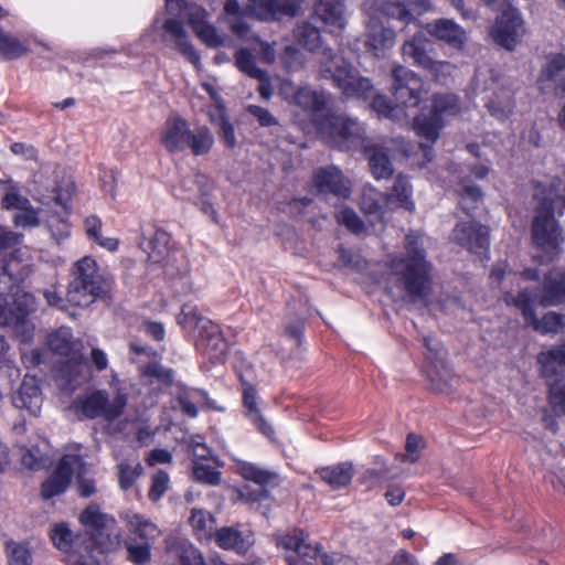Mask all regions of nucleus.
Returning a JSON list of instances; mask_svg holds the SVG:
<instances>
[{
    "instance_id": "f257e3e1",
    "label": "nucleus",
    "mask_w": 565,
    "mask_h": 565,
    "mask_svg": "<svg viewBox=\"0 0 565 565\" xmlns=\"http://www.w3.org/2000/svg\"><path fill=\"white\" fill-rule=\"evenodd\" d=\"M120 519L126 525L128 536L122 539L121 533H113L116 519L103 513L97 504H89L81 514L79 522L88 534V545L92 552L109 553L122 545L126 548L127 561L134 565H146L151 559V548L161 535L160 529L142 514L122 512Z\"/></svg>"
},
{
    "instance_id": "f03ea898",
    "label": "nucleus",
    "mask_w": 565,
    "mask_h": 565,
    "mask_svg": "<svg viewBox=\"0 0 565 565\" xmlns=\"http://www.w3.org/2000/svg\"><path fill=\"white\" fill-rule=\"evenodd\" d=\"M504 301L508 306L518 308L525 322L533 327L540 333H556L565 327V316L556 312H547L539 320L534 313V305L540 303L543 307L558 306L565 302V269L553 268L545 277L542 291L533 292L530 287H521L518 296L511 291L504 295Z\"/></svg>"
},
{
    "instance_id": "7ed1b4c3",
    "label": "nucleus",
    "mask_w": 565,
    "mask_h": 565,
    "mask_svg": "<svg viewBox=\"0 0 565 565\" xmlns=\"http://www.w3.org/2000/svg\"><path fill=\"white\" fill-rule=\"evenodd\" d=\"M317 129L327 142L334 147L362 151L367 157L374 178L386 179L392 175L393 168L386 151L365 138L363 126L355 119L331 115L318 122Z\"/></svg>"
},
{
    "instance_id": "20e7f679",
    "label": "nucleus",
    "mask_w": 565,
    "mask_h": 565,
    "mask_svg": "<svg viewBox=\"0 0 565 565\" xmlns=\"http://www.w3.org/2000/svg\"><path fill=\"white\" fill-rule=\"evenodd\" d=\"M405 255L390 256L387 267L407 296L416 301L430 287L431 264L427 260L423 235L409 232L405 237Z\"/></svg>"
},
{
    "instance_id": "39448f33",
    "label": "nucleus",
    "mask_w": 565,
    "mask_h": 565,
    "mask_svg": "<svg viewBox=\"0 0 565 565\" xmlns=\"http://www.w3.org/2000/svg\"><path fill=\"white\" fill-rule=\"evenodd\" d=\"M534 199L537 201V207L532 224L533 241L552 258L564 242L563 232L555 215L563 214L565 196L555 188L554 182H550V184L536 183Z\"/></svg>"
},
{
    "instance_id": "423d86ee",
    "label": "nucleus",
    "mask_w": 565,
    "mask_h": 565,
    "mask_svg": "<svg viewBox=\"0 0 565 565\" xmlns=\"http://www.w3.org/2000/svg\"><path fill=\"white\" fill-rule=\"evenodd\" d=\"M392 77L393 95L397 105L393 106L385 96L376 95L371 106L379 116L399 121L408 116L406 109L416 108L426 99L428 89L420 77L402 65L392 70Z\"/></svg>"
},
{
    "instance_id": "0eeeda50",
    "label": "nucleus",
    "mask_w": 565,
    "mask_h": 565,
    "mask_svg": "<svg viewBox=\"0 0 565 565\" xmlns=\"http://www.w3.org/2000/svg\"><path fill=\"white\" fill-rule=\"evenodd\" d=\"M159 142L170 153H180L189 149L193 156H204L211 151L214 137L206 126L190 128L185 118L170 115L159 131Z\"/></svg>"
},
{
    "instance_id": "6e6552de",
    "label": "nucleus",
    "mask_w": 565,
    "mask_h": 565,
    "mask_svg": "<svg viewBox=\"0 0 565 565\" xmlns=\"http://www.w3.org/2000/svg\"><path fill=\"white\" fill-rule=\"evenodd\" d=\"M323 55L327 61H321V78L332 79L345 98L366 100L372 96L373 85L367 77L360 75L350 63L333 54L332 50H324Z\"/></svg>"
},
{
    "instance_id": "1a4fd4ad",
    "label": "nucleus",
    "mask_w": 565,
    "mask_h": 565,
    "mask_svg": "<svg viewBox=\"0 0 565 565\" xmlns=\"http://www.w3.org/2000/svg\"><path fill=\"white\" fill-rule=\"evenodd\" d=\"M47 344L54 353L67 358L60 369V379L64 380L70 388L73 390L88 380V365L81 351L74 349L72 331L68 328H60L52 332Z\"/></svg>"
},
{
    "instance_id": "9d476101",
    "label": "nucleus",
    "mask_w": 565,
    "mask_h": 565,
    "mask_svg": "<svg viewBox=\"0 0 565 565\" xmlns=\"http://www.w3.org/2000/svg\"><path fill=\"white\" fill-rule=\"evenodd\" d=\"M460 111L459 99L454 94H435L429 114H419L414 117L413 129L419 138L435 143L446 120Z\"/></svg>"
},
{
    "instance_id": "9b49d317",
    "label": "nucleus",
    "mask_w": 565,
    "mask_h": 565,
    "mask_svg": "<svg viewBox=\"0 0 565 565\" xmlns=\"http://www.w3.org/2000/svg\"><path fill=\"white\" fill-rule=\"evenodd\" d=\"M274 537L276 545L287 553V565H329V555L319 544L310 543L302 530L292 529Z\"/></svg>"
},
{
    "instance_id": "f8f14e48",
    "label": "nucleus",
    "mask_w": 565,
    "mask_h": 565,
    "mask_svg": "<svg viewBox=\"0 0 565 565\" xmlns=\"http://www.w3.org/2000/svg\"><path fill=\"white\" fill-rule=\"evenodd\" d=\"M537 363L550 387V404L553 409L565 415V382L557 379L565 372V344L541 352Z\"/></svg>"
},
{
    "instance_id": "ddd939ff",
    "label": "nucleus",
    "mask_w": 565,
    "mask_h": 565,
    "mask_svg": "<svg viewBox=\"0 0 565 565\" xmlns=\"http://www.w3.org/2000/svg\"><path fill=\"white\" fill-rule=\"evenodd\" d=\"M127 405V396L117 394L111 401L105 391H96L90 394L77 397L72 409L79 418L103 417L110 422L119 417Z\"/></svg>"
},
{
    "instance_id": "4468645a",
    "label": "nucleus",
    "mask_w": 565,
    "mask_h": 565,
    "mask_svg": "<svg viewBox=\"0 0 565 565\" xmlns=\"http://www.w3.org/2000/svg\"><path fill=\"white\" fill-rule=\"evenodd\" d=\"M280 95L290 104L303 111L312 121H317L324 109L328 96L309 86L294 88L291 82H285L280 87Z\"/></svg>"
},
{
    "instance_id": "2eb2a0df",
    "label": "nucleus",
    "mask_w": 565,
    "mask_h": 565,
    "mask_svg": "<svg viewBox=\"0 0 565 565\" xmlns=\"http://www.w3.org/2000/svg\"><path fill=\"white\" fill-rule=\"evenodd\" d=\"M523 33V21L519 11L511 6H505L491 29L492 39L500 46L512 51Z\"/></svg>"
},
{
    "instance_id": "dca6fc26",
    "label": "nucleus",
    "mask_w": 565,
    "mask_h": 565,
    "mask_svg": "<svg viewBox=\"0 0 565 565\" xmlns=\"http://www.w3.org/2000/svg\"><path fill=\"white\" fill-rule=\"evenodd\" d=\"M452 238L470 253L479 257H488L490 239L486 226L475 221L461 222L454 228Z\"/></svg>"
},
{
    "instance_id": "f3484780",
    "label": "nucleus",
    "mask_w": 565,
    "mask_h": 565,
    "mask_svg": "<svg viewBox=\"0 0 565 565\" xmlns=\"http://www.w3.org/2000/svg\"><path fill=\"white\" fill-rule=\"evenodd\" d=\"M204 326L195 335V347L199 352L212 363L221 362L228 349L223 332L213 321H203Z\"/></svg>"
},
{
    "instance_id": "a211bd4d",
    "label": "nucleus",
    "mask_w": 565,
    "mask_h": 565,
    "mask_svg": "<svg viewBox=\"0 0 565 565\" xmlns=\"http://www.w3.org/2000/svg\"><path fill=\"white\" fill-rule=\"evenodd\" d=\"M428 45L429 41L424 33H416L411 40L403 44V56L405 58H412L414 64L427 68L435 74L439 72L449 73L454 66L449 62L434 61L427 53Z\"/></svg>"
},
{
    "instance_id": "6ab92c4d",
    "label": "nucleus",
    "mask_w": 565,
    "mask_h": 565,
    "mask_svg": "<svg viewBox=\"0 0 565 565\" xmlns=\"http://www.w3.org/2000/svg\"><path fill=\"white\" fill-rule=\"evenodd\" d=\"M312 183L318 192L331 193L343 200L349 199L352 193L351 180L334 166L318 169L313 174Z\"/></svg>"
},
{
    "instance_id": "aec40b11",
    "label": "nucleus",
    "mask_w": 565,
    "mask_h": 565,
    "mask_svg": "<svg viewBox=\"0 0 565 565\" xmlns=\"http://www.w3.org/2000/svg\"><path fill=\"white\" fill-rule=\"evenodd\" d=\"M82 467L79 455L66 454L60 460L56 469L42 484V495L45 499L53 498L64 492L71 482L73 468Z\"/></svg>"
},
{
    "instance_id": "412c9836",
    "label": "nucleus",
    "mask_w": 565,
    "mask_h": 565,
    "mask_svg": "<svg viewBox=\"0 0 565 565\" xmlns=\"http://www.w3.org/2000/svg\"><path fill=\"white\" fill-rule=\"evenodd\" d=\"M375 7L384 15L406 23L413 21L415 14L420 15L433 10V6L428 0H409L407 3L398 0H376Z\"/></svg>"
},
{
    "instance_id": "4be33fe9",
    "label": "nucleus",
    "mask_w": 565,
    "mask_h": 565,
    "mask_svg": "<svg viewBox=\"0 0 565 565\" xmlns=\"http://www.w3.org/2000/svg\"><path fill=\"white\" fill-rule=\"evenodd\" d=\"M166 551L169 565H205L202 553L186 539L168 536Z\"/></svg>"
},
{
    "instance_id": "5701e85b",
    "label": "nucleus",
    "mask_w": 565,
    "mask_h": 565,
    "mask_svg": "<svg viewBox=\"0 0 565 565\" xmlns=\"http://www.w3.org/2000/svg\"><path fill=\"white\" fill-rule=\"evenodd\" d=\"M214 540L218 547L233 551L238 555H245L254 545V533L239 526H223L214 533Z\"/></svg>"
},
{
    "instance_id": "b1692460",
    "label": "nucleus",
    "mask_w": 565,
    "mask_h": 565,
    "mask_svg": "<svg viewBox=\"0 0 565 565\" xmlns=\"http://www.w3.org/2000/svg\"><path fill=\"white\" fill-rule=\"evenodd\" d=\"M12 403L17 408L25 409L36 416L43 403L39 380L33 375H25L18 392L12 397Z\"/></svg>"
},
{
    "instance_id": "393cba45",
    "label": "nucleus",
    "mask_w": 565,
    "mask_h": 565,
    "mask_svg": "<svg viewBox=\"0 0 565 565\" xmlns=\"http://www.w3.org/2000/svg\"><path fill=\"white\" fill-rule=\"evenodd\" d=\"M164 40H172L175 50H178L194 67L201 68L200 55L190 43L183 24L175 19H168L163 23Z\"/></svg>"
},
{
    "instance_id": "a878e982",
    "label": "nucleus",
    "mask_w": 565,
    "mask_h": 565,
    "mask_svg": "<svg viewBox=\"0 0 565 565\" xmlns=\"http://www.w3.org/2000/svg\"><path fill=\"white\" fill-rule=\"evenodd\" d=\"M15 234L20 236L19 242L2 248L0 264L8 266L10 269L9 271H12V280L22 281L31 273V267L29 264V260L31 259V252L28 246H19L13 249V252L10 254V258L8 259L7 249L20 245L23 237L22 234Z\"/></svg>"
},
{
    "instance_id": "bb28decb",
    "label": "nucleus",
    "mask_w": 565,
    "mask_h": 565,
    "mask_svg": "<svg viewBox=\"0 0 565 565\" xmlns=\"http://www.w3.org/2000/svg\"><path fill=\"white\" fill-rule=\"evenodd\" d=\"M427 32L454 49L462 50L467 42V32L450 19H438L426 26Z\"/></svg>"
},
{
    "instance_id": "cd10ccee",
    "label": "nucleus",
    "mask_w": 565,
    "mask_h": 565,
    "mask_svg": "<svg viewBox=\"0 0 565 565\" xmlns=\"http://www.w3.org/2000/svg\"><path fill=\"white\" fill-rule=\"evenodd\" d=\"M395 39L394 30L386 28L380 19L372 17L369 20L366 24V44L376 56H381L385 51L392 49Z\"/></svg>"
},
{
    "instance_id": "c85d7f7f",
    "label": "nucleus",
    "mask_w": 565,
    "mask_h": 565,
    "mask_svg": "<svg viewBox=\"0 0 565 565\" xmlns=\"http://www.w3.org/2000/svg\"><path fill=\"white\" fill-rule=\"evenodd\" d=\"M99 292L106 291V279L100 273L96 259L90 256H84L78 259L73 269V279Z\"/></svg>"
},
{
    "instance_id": "c756f323",
    "label": "nucleus",
    "mask_w": 565,
    "mask_h": 565,
    "mask_svg": "<svg viewBox=\"0 0 565 565\" xmlns=\"http://www.w3.org/2000/svg\"><path fill=\"white\" fill-rule=\"evenodd\" d=\"M243 404L245 408V416L258 429L260 434L267 438L274 436L273 426L263 416L257 405V392L255 387L248 383L243 382Z\"/></svg>"
},
{
    "instance_id": "7c9ffc66",
    "label": "nucleus",
    "mask_w": 565,
    "mask_h": 565,
    "mask_svg": "<svg viewBox=\"0 0 565 565\" xmlns=\"http://www.w3.org/2000/svg\"><path fill=\"white\" fill-rule=\"evenodd\" d=\"M385 206L390 212L396 209H404L413 212L415 202L413 200V186L404 175H397L391 191L385 194Z\"/></svg>"
},
{
    "instance_id": "2f4dec72",
    "label": "nucleus",
    "mask_w": 565,
    "mask_h": 565,
    "mask_svg": "<svg viewBox=\"0 0 565 565\" xmlns=\"http://www.w3.org/2000/svg\"><path fill=\"white\" fill-rule=\"evenodd\" d=\"M315 14L331 32L342 31L345 26L344 6L342 0H319L315 6Z\"/></svg>"
},
{
    "instance_id": "473e14b6",
    "label": "nucleus",
    "mask_w": 565,
    "mask_h": 565,
    "mask_svg": "<svg viewBox=\"0 0 565 565\" xmlns=\"http://www.w3.org/2000/svg\"><path fill=\"white\" fill-rule=\"evenodd\" d=\"M360 209L365 215L374 216L380 222L384 220L385 213L390 212L385 206V194L371 184H365L362 189Z\"/></svg>"
},
{
    "instance_id": "72a5a7b5",
    "label": "nucleus",
    "mask_w": 565,
    "mask_h": 565,
    "mask_svg": "<svg viewBox=\"0 0 565 565\" xmlns=\"http://www.w3.org/2000/svg\"><path fill=\"white\" fill-rule=\"evenodd\" d=\"M294 36L305 49L319 55V70H321V61H327L323 51L331 49L322 44L319 30L305 22L295 29Z\"/></svg>"
},
{
    "instance_id": "f704fd0d",
    "label": "nucleus",
    "mask_w": 565,
    "mask_h": 565,
    "mask_svg": "<svg viewBox=\"0 0 565 565\" xmlns=\"http://www.w3.org/2000/svg\"><path fill=\"white\" fill-rule=\"evenodd\" d=\"M254 4V10L260 7L264 12H257L256 15L262 20L275 18L276 14H286L294 17L297 14L301 0H250Z\"/></svg>"
},
{
    "instance_id": "c9c22d12",
    "label": "nucleus",
    "mask_w": 565,
    "mask_h": 565,
    "mask_svg": "<svg viewBox=\"0 0 565 565\" xmlns=\"http://www.w3.org/2000/svg\"><path fill=\"white\" fill-rule=\"evenodd\" d=\"M319 477L332 489L347 487L353 477V466L349 462H342L337 466L324 467L318 470Z\"/></svg>"
},
{
    "instance_id": "e433bc0d",
    "label": "nucleus",
    "mask_w": 565,
    "mask_h": 565,
    "mask_svg": "<svg viewBox=\"0 0 565 565\" xmlns=\"http://www.w3.org/2000/svg\"><path fill=\"white\" fill-rule=\"evenodd\" d=\"M565 76V56L557 54L548 58L541 71L539 85L541 90L545 92L552 88V84Z\"/></svg>"
},
{
    "instance_id": "4c0bfd02",
    "label": "nucleus",
    "mask_w": 565,
    "mask_h": 565,
    "mask_svg": "<svg viewBox=\"0 0 565 565\" xmlns=\"http://www.w3.org/2000/svg\"><path fill=\"white\" fill-rule=\"evenodd\" d=\"M170 250L171 235L162 228H157L146 249L149 259L153 263H161L169 256Z\"/></svg>"
},
{
    "instance_id": "58836bf2",
    "label": "nucleus",
    "mask_w": 565,
    "mask_h": 565,
    "mask_svg": "<svg viewBox=\"0 0 565 565\" xmlns=\"http://www.w3.org/2000/svg\"><path fill=\"white\" fill-rule=\"evenodd\" d=\"M486 106L493 117L500 120L509 118L514 109L512 92L502 88L500 93L495 94L494 97L487 102Z\"/></svg>"
},
{
    "instance_id": "ea45409f",
    "label": "nucleus",
    "mask_w": 565,
    "mask_h": 565,
    "mask_svg": "<svg viewBox=\"0 0 565 565\" xmlns=\"http://www.w3.org/2000/svg\"><path fill=\"white\" fill-rule=\"evenodd\" d=\"M85 232L89 239L98 244L102 248L109 252H115L118 248L119 242L115 237H104L102 235L103 223L99 217L90 215L84 222Z\"/></svg>"
},
{
    "instance_id": "a19ab883",
    "label": "nucleus",
    "mask_w": 565,
    "mask_h": 565,
    "mask_svg": "<svg viewBox=\"0 0 565 565\" xmlns=\"http://www.w3.org/2000/svg\"><path fill=\"white\" fill-rule=\"evenodd\" d=\"M105 292H99L86 285L71 280L67 288L66 300L73 306L86 307Z\"/></svg>"
},
{
    "instance_id": "79ce46f5",
    "label": "nucleus",
    "mask_w": 565,
    "mask_h": 565,
    "mask_svg": "<svg viewBox=\"0 0 565 565\" xmlns=\"http://www.w3.org/2000/svg\"><path fill=\"white\" fill-rule=\"evenodd\" d=\"M0 189L3 190L1 205L4 210H19L29 205L30 200L21 195L19 186L12 180H1Z\"/></svg>"
},
{
    "instance_id": "37998d69",
    "label": "nucleus",
    "mask_w": 565,
    "mask_h": 565,
    "mask_svg": "<svg viewBox=\"0 0 565 565\" xmlns=\"http://www.w3.org/2000/svg\"><path fill=\"white\" fill-rule=\"evenodd\" d=\"M508 277L510 281H516L519 286H521V280H533L536 281L539 278V273L535 269H525L520 276L515 273L507 271L505 263H498L493 266L490 279L492 284H495L498 287H501L502 280Z\"/></svg>"
},
{
    "instance_id": "c03bdc74",
    "label": "nucleus",
    "mask_w": 565,
    "mask_h": 565,
    "mask_svg": "<svg viewBox=\"0 0 565 565\" xmlns=\"http://www.w3.org/2000/svg\"><path fill=\"white\" fill-rule=\"evenodd\" d=\"M119 487L122 490L130 489L142 475L143 468L139 460H122L117 465Z\"/></svg>"
},
{
    "instance_id": "a18cd8bd",
    "label": "nucleus",
    "mask_w": 565,
    "mask_h": 565,
    "mask_svg": "<svg viewBox=\"0 0 565 565\" xmlns=\"http://www.w3.org/2000/svg\"><path fill=\"white\" fill-rule=\"evenodd\" d=\"M177 320L178 323L189 332L194 330L200 331L202 326H204L203 321H211L210 319L201 316L198 307L191 303H185L182 307Z\"/></svg>"
},
{
    "instance_id": "49530a36",
    "label": "nucleus",
    "mask_w": 565,
    "mask_h": 565,
    "mask_svg": "<svg viewBox=\"0 0 565 565\" xmlns=\"http://www.w3.org/2000/svg\"><path fill=\"white\" fill-rule=\"evenodd\" d=\"M189 521L199 539H206L212 535L214 518L210 512L193 509Z\"/></svg>"
},
{
    "instance_id": "de8ad7c7",
    "label": "nucleus",
    "mask_w": 565,
    "mask_h": 565,
    "mask_svg": "<svg viewBox=\"0 0 565 565\" xmlns=\"http://www.w3.org/2000/svg\"><path fill=\"white\" fill-rule=\"evenodd\" d=\"M26 53L23 43L0 28V54L6 60L19 58Z\"/></svg>"
},
{
    "instance_id": "09e8293b",
    "label": "nucleus",
    "mask_w": 565,
    "mask_h": 565,
    "mask_svg": "<svg viewBox=\"0 0 565 565\" xmlns=\"http://www.w3.org/2000/svg\"><path fill=\"white\" fill-rule=\"evenodd\" d=\"M238 471L246 480L254 481L257 484H268L275 482L277 476L270 471L264 470L256 465L242 462L238 465Z\"/></svg>"
},
{
    "instance_id": "8fccbe9b",
    "label": "nucleus",
    "mask_w": 565,
    "mask_h": 565,
    "mask_svg": "<svg viewBox=\"0 0 565 565\" xmlns=\"http://www.w3.org/2000/svg\"><path fill=\"white\" fill-rule=\"evenodd\" d=\"M235 66L252 78H263L265 75V71L256 66L254 55L247 49L236 51Z\"/></svg>"
},
{
    "instance_id": "3c124183",
    "label": "nucleus",
    "mask_w": 565,
    "mask_h": 565,
    "mask_svg": "<svg viewBox=\"0 0 565 565\" xmlns=\"http://www.w3.org/2000/svg\"><path fill=\"white\" fill-rule=\"evenodd\" d=\"M460 196L459 204L466 213L476 209V204L482 200V191L479 186L462 182L457 190Z\"/></svg>"
},
{
    "instance_id": "603ef678",
    "label": "nucleus",
    "mask_w": 565,
    "mask_h": 565,
    "mask_svg": "<svg viewBox=\"0 0 565 565\" xmlns=\"http://www.w3.org/2000/svg\"><path fill=\"white\" fill-rule=\"evenodd\" d=\"M192 22L193 31L198 38L207 46L217 47L224 44V38L221 36L216 29L212 24L207 23V21L202 23V21H196L193 19Z\"/></svg>"
},
{
    "instance_id": "864d4df0",
    "label": "nucleus",
    "mask_w": 565,
    "mask_h": 565,
    "mask_svg": "<svg viewBox=\"0 0 565 565\" xmlns=\"http://www.w3.org/2000/svg\"><path fill=\"white\" fill-rule=\"evenodd\" d=\"M192 473L196 481L209 486H218L222 473L210 465L193 461Z\"/></svg>"
},
{
    "instance_id": "5fc2aeb1",
    "label": "nucleus",
    "mask_w": 565,
    "mask_h": 565,
    "mask_svg": "<svg viewBox=\"0 0 565 565\" xmlns=\"http://www.w3.org/2000/svg\"><path fill=\"white\" fill-rule=\"evenodd\" d=\"M335 220L339 224L345 226L354 234H362L365 231L364 223L351 207H343L335 213Z\"/></svg>"
},
{
    "instance_id": "6e6d98bb",
    "label": "nucleus",
    "mask_w": 565,
    "mask_h": 565,
    "mask_svg": "<svg viewBox=\"0 0 565 565\" xmlns=\"http://www.w3.org/2000/svg\"><path fill=\"white\" fill-rule=\"evenodd\" d=\"M425 447L424 439L415 434H408L406 438L405 452L397 454L396 458L401 461L416 462L420 457V451Z\"/></svg>"
},
{
    "instance_id": "4d7b16f0",
    "label": "nucleus",
    "mask_w": 565,
    "mask_h": 565,
    "mask_svg": "<svg viewBox=\"0 0 565 565\" xmlns=\"http://www.w3.org/2000/svg\"><path fill=\"white\" fill-rule=\"evenodd\" d=\"M9 565H32V558L26 546L15 542L7 544Z\"/></svg>"
},
{
    "instance_id": "13d9d810",
    "label": "nucleus",
    "mask_w": 565,
    "mask_h": 565,
    "mask_svg": "<svg viewBox=\"0 0 565 565\" xmlns=\"http://www.w3.org/2000/svg\"><path fill=\"white\" fill-rule=\"evenodd\" d=\"M13 223L17 227H35L40 224L39 211L30 202L28 206L17 210Z\"/></svg>"
},
{
    "instance_id": "bf43d9fd",
    "label": "nucleus",
    "mask_w": 565,
    "mask_h": 565,
    "mask_svg": "<svg viewBox=\"0 0 565 565\" xmlns=\"http://www.w3.org/2000/svg\"><path fill=\"white\" fill-rule=\"evenodd\" d=\"M51 540L58 550L66 551L71 546L73 534L66 524L60 523L51 530Z\"/></svg>"
},
{
    "instance_id": "052dcab7",
    "label": "nucleus",
    "mask_w": 565,
    "mask_h": 565,
    "mask_svg": "<svg viewBox=\"0 0 565 565\" xmlns=\"http://www.w3.org/2000/svg\"><path fill=\"white\" fill-rule=\"evenodd\" d=\"M169 488V476L164 471H158L152 477L151 488L149 490V499L153 502L159 501Z\"/></svg>"
},
{
    "instance_id": "680f3d73",
    "label": "nucleus",
    "mask_w": 565,
    "mask_h": 565,
    "mask_svg": "<svg viewBox=\"0 0 565 565\" xmlns=\"http://www.w3.org/2000/svg\"><path fill=\"white\" fill-rule=\"evenodd\" d=\"M280 61L288 71L298 70L303 64L301 52L292 45L285 47L280 55Z\"/></svg>"
},
{
    "instance_id": "e2e57ef3",
    "label": "nucleus",
    "mask_w": 565,
    "mask_h": 565,
    "mask_svg": "<svg viewBox=\"0 0 565 565\" xmlns=\"http://www.w3.org/2000/svg\"><path fill=\"white\" fill-rule=\"evenodd\" d=\"M20 371L13 365L0 367V399L11 390L13 382L19 377Z\"/></svg>"
},
{
    "instance_id": "0e129e2a",
    "label": "nucleus",
    "mask_w": 565,
    "mask_h": 565,
    "mask_svg": "<svg viewBox=\"0 0 565 565\" xmlns=\"http://www.w3.org/2000/svg\"><path fill=\"white\" fill-rule=\"evenodd\" d=\"M73 473H77V490L79 495L88 498L96 492L95 482L93 479L84 477V462L82 461L81 468H73Z\"/></svg>"
},
{
    "instance_id": "69168bd1",
    "label": "nucleus",
    "mask_w": 565,
    "mask_h": 565,
    "mask_svg": "<svg viewBox=\"0 0 565 565\" xmlns=\"http://www.w3.org/2000/svg\"><path fill=\"white\" fill-rule=\"evenodd\" d=\"M220 136L226 147L234 148L236 146L235 131L232 124L225 118V109L220 115Z\"/></svg>"
},
{
    "instance_id": "338daca9",
    "label": "nucleus",
    "mask_w": 565,
    "mask_h": 565,
    "mask_svg": "<svg viewBox=\"0 0 565 565\" xmlns=\"http://www.w3.org/2000/svg\"><path fill=\"white\" fill-rule=\"evenodd\" d=\"M247 111L257 119L258 124L263 127H270L274 125H277L276 118L270 114L269 110L257 106V105H249L247 107Z\"/></svg>"
},
{
    "instance_id": "774afa93",
    "label": "nucleus",
    "mask_w": 565,
    "mask_h": 565,
    "mask_svg": "<svg viewBox=\"0 0 565 565\" xmlns=\"http://www.w3.org/2000/svg\"><path fill=\"white\" fill-rule=\"evenodd\" d=\"M205 180L204 175H196L195 180L192 178L183 179L180 182V186L175 188V193L178 196H180L183 200H192L193 193H192V184L198 183L201 184L202 181Z\"/></svg>"
}]
</instances>
